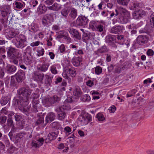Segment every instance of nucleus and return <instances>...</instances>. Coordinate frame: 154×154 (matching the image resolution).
Masks as SVG:
<instances>
[{
    "label": "nucleus",
    "mask_w": 154,
    "mask_h": 154,
    "mask_svg": "<svg viewBox=\"0 0 154 154\" xmlns=\"http://www.w3.org/2000/svg\"><path fill=\"white\" fill-rule=\"evenodd\" d=\"M6 51L8 57L10 59L11 63L16 65H18V62L20 64L23 63V59L22 54L19 52L15 48L11 46L6 48Z\"/></svg>",
    "instance_id": "1"
},
{
    "label": "nucleus",
    "mask_w": 154,
    "mask_h": 154,
    "mask_svg": "<svg viewBox=\"0 0 154 154\" xmlns=\"http://www.w3.org/2000/svg\"><path fill=\"white\" fill-rule=\"evenodd\" d=\"M131 19L130 12L125 8H120L119 14L117 18V21L121 24H126L130 21Z\"/></svg>",
    "instance_id": "2"
},
{
    "label": "nucleus",
    "mask_w": 154,
    "mask_h": 154,
    "mask_svg": "<svg viewBox=\"0 0 154 154\" xmlns=\"http://www.w3.org/2000/svg\"><path fill=\"white\" fill-rule=\"evenodd\" d=\"M32 107L25 106L23 108L22 111L27 116H28L29 114L32 112L36 113L42 110V107L39 104L38 100H35V102L34 100H32Z\"/></svg>",
    "instance_id": "3"
},
{
    "label": "nucleus",
    "mask_w": 154,
    "mask_h": 154,
    "mask_svg": "<svg viewBox=\"0 0 154 154\" xmlns=\"http://www.w3.org/2000/svg\"><path fill=\"white\" fill-rule=\"evenodd\" d=\"M26 41L25 35L20 34L17 35L15 38H14L12 42L14 44L17 48H22L26 46L25 43Z\"/></svg>",
    "instance_id": "4"
},
{
    "label": "nucleus",
    "mask_w": 154,
    "mask_h": 154,
    "mask_svg": "<svg viewBox=\"0 0 154 154\" xmlns=\"http://www.w3.org/2000/svg\"><path fill=\"white\" fill-rule=\"evenodd\" d=\"M18 94L24 97L23 100L26 105H28L29 103L30 96L31 93V90L29 88L22 87L18 90Z\"/></svg>",
    "instance_id": "5"
},
{
    "label": "nucleus",
    "mask_w": 154,
    "mask_h": 154,
    "mask_svg": "<svg viewBox=\"0 0 154 154\" xmlns=\"http://www.w3.org/2000/svg\"><path fill=\"white\" fill-rule=\"evenodd\" d=\"M89 21V20L85 16L81 15H79L78 17L73 23V25L77 27L85 26L86 25Z\"/></svg>",
    "instance_id": "6"
},
{
    "label": "nucleus",
    "mask_w": 154,
    "mask_h": 154,
    "mask_svg": "<svg viewBox=\"0 0 154 154\" xmlns=\"http://www.w3.org/2000/svg\"><path fill=\"white\" fill-rule=\"evenodd\" d=\"M146 15V12L142 9L135 10L132 14L133 18L137 20H139L143 18Z\"/></svg>",
    "instance_id": "7"
},
{
    "label": "nucleus",
    "mask_w": 154,
    "mask_h": 154,
    "mask_svg": "<svg viewBox=\"0 0 154 154\" xmlns=\"http://www.w3.org/2000/svg\"><path fill=\"white\" fill-rule=\"evenodd\" d=\"M12 104L15 106H21L25 107L28 105L25 104V102L23 100V97L21 96L15 97L13 100Z\"/></svg>",
    "instance_id": "8"
},
{
    "label": "nucleus",
    "mask_w": 154,
    "mask_h": 154,
    "mask_svg": "<svg viewBox=\"0 0 154 154\" xmlns=\"http://www.w3.org/2000/svg\"><path fill=\"white\" fill-rule=\"evenodd\" d=\"M125 30L124 26L122 25H115L113 26L111 29L110 32L115 34L121 33Z\"/></svg>",
    "instance_id": "9"
},
{
    "label": "nucleus",
    "mask_w": 154,
    "mask_h": 154,
    "mask_svg": "<svg viewBox=\"0 0 154 154\" xmlns=\"http://www.w3.org/2000/svg\"><path fill=\"white\" fill-rule=\"evenodd\" d=\"M19 32L17 30L14 29H8L6 31V36L8 39H10L14 37L17 35H18Z\"/></svg>",
    "instance_id": "10"
},
{
    "label": "nucleus",
    "mask_w": 154,
    "mask_h": 154,
    "mask_svg": "<svg viewBox=\"0 0 154 154\" xmlns=\"http://www.w3.org/2000/svg\"><path fill=\"white\" fill-rule=\"evenodd\" d=\"M60 34L57 35V38H63L66 41L67 43H69L71 42L72 40L70 37L69 36L67 32L64 30L60 31Z\"/></svg>",
    "instance_id": "11"
},
{
    "label": "nucleus",
    "mask_w": 154,
    "mask_h": 154,
    "mask_svg": "<svg viewBox=\"0 0 154 154\" xmlns=\"http://www.w3.org/2000/svg\"><path fill=\"white\" fill-rule=\"evenodd\" d=\"M148 38L146 35H139L137 38V44L140 45H143L147 43Z\"/></svg>",
    "instance_id": "12"
},
{
    "label": "nucleus",
    "mask_w": 154,
    "mask_h": 154,
    "mask_svg": "<svg viewBox=\"0 0 154 154\" xmlns=\"http://www.w3.org/2000/svg\"><path fill=\"white\" fill-rule=\"evenodd\" d=\"M25 76L24 72L22 70H20L15 74L14 77L17 82H20L24 79Z\"/></svg>",
    "instance_id": "13"
},
{
    "label": "nucleus",
    "mask_w": 154,
    "mask_h": 154,
    "mask_svg": "<svg viewBox=\"0 0 154 154\" xmlns=\"http://www.w3.org/2000/svg\"><path fill=\"white\" fill-rule=\"evenodd\" d=\"M44 77V75L43 73L38 72H35L32 75V79L35 81L40 82H42Z\"/></svg>",
    "instance_id": "14"
},
{
    "label": "nucleus",
    "mask_w": 154,
    "mask_h": 154,
    "mask_svg": "<svg viewBox=\"0 0 154 154\" xmlns=\"http://www.w3.org/2000/svg\"><path fill=\"white\" fill-rule=\"evenodd\" d=\"M116 38L115 35H107L105 38L106 42L110 45H113L116 42Z\"/></svg>",
    "instance_id": "15"
},
{
    "label": "nucleus",
    "mask_w": 154,
    "mask_h": 154,
    "mask_svg": "<svg viewBox=\"0 0 154 154\" xmlns=\"http://www.w3.org/2000/svg\"><path fill=\"white\" fill-rule=\"evenodd\" d=\"M53 78V75L51 73L45 75L44 81V85L45 86L48 87L51 85Z\"/></svg>",
    "instance_id": "16"
},
{
    "label": "nucleus",
    "mask_w": 154,
    "mask_h": 154,
    "mask_svg": "<svg viewBox=\"0 0 154 154\" xmlns=\"http://www.w3.org/2000/svg\"><path fill=\"white\" fill-rule=\"evenodd\" d=\"M10 7L6 5L2 6L0 8V11L2 17H6L9 14Z\"/></svg>",
    "instance_id": "17"
},
{
    "label": "nucleus",
    "mask_w": 154,
    "mask_h": 154,
    "mask_svg": "<svg viewBox=\"0 0 154 154\" xmlns=\"http://www.w3.org/2000/svg\"><path fill=\"white\" fill-rule=\"evenodd\" d=\"M68 31L72 35L74 38L80 40L81 38V35L76 29L73 28H69Z\"/></svg>",
    "instance_id": "18"
},
{
    "label": "nucleus",
    "mask_w": 154,
    "mask_h": 154,
    "mask_svg": "<svg viewBox=\"0 0 154 154\" xmlns=\"http://www.w3.org/2000/svg\"><path fill=\"white\" fill-rule=\"evenodd\" d=\"M82 56L74 57L72 60V62L73 65L76 67L79 66L81 63L82 61Z\"/></svg>",
    "instance_id": "19"
},
{
    "label": "nucleus",
    "mask_w": 154,
    "mask_h": 154,
    "mask_svg": "<svg viewBox=\"0 0 154 154\" xmlns=\"http://www.w3.org/2000/svg\"><path fill=\"white\" fill-rule=\"evenodd\" d=\"M70 106L68 104L64 103L62 106L57 107L55 109V110L57 112H62L65 110H69L71 109Z\"/></svg>",
    "instance_id": "20"
},
{
    "label": "nucleus",
    "mask_w": 154,
    "mask_h": 154,
    "mask_svg": "<svg viewBox=\"0 0 154 154\" xmlns=\"http://www.w3.org/2000/svg\"><path fill=\"white\" fill-rule=\"evenodd\" d=\"M78 15L77 9L72 8H71L69 14V17L70 19L74 20Z\"/></svg>",
    "instance_id": "21"
},
{
    "label": "nucleus",
    "mask_w": 154,
    "mask_h": 154,
    "mask_svg": "<svg viewBox=\"0 0 154 154\" xmlns=\"http://www.w3.org/2000/svg\"><path fill=\"white\" fill-rule=\"evenodd\" d=\"M47 11V7L43 4H40L38 7L37 11L38 15L45 14Z\"/></svg>",
    "instance_id": "22"
},
{
    "label": "nucleus",
    "mask_w": 154,
    "mask_h": 154,
    "mask_svg": "<svg viewBox=\"0 0 154 154\" xmlns=\"http://www.w3.org/2000/svg\"><path fill=\"white\" fill-rule=\"evenodd\" d=\"M23 62L27 65L31 66L33 63L32 58L30 56H28L26 54H25L23 55Z\"/></svg>",
    "instance_id": "23"
},
{
    "label": "nucleus",
    "mask_w": 154,
    "mask_h": 154,
    "mask_svg": "<svg viewBox=\"0 0 154 154\" xmlns=\"http://www.w3.org/2000/svg\"><path fill=\"white\" fill-rule=\"evenodd\" d=\"M6 69L8 73L12 74L16 72L17 67L14 65L9 64L7 66Z\"/></svg>",
    "instance_id": "24"
},
{
    "label": "nucleus",
    "mask_w": 154,
    "mask_h": 154,
    "mask_svg": "<svg viewBox=\"0 0 154 154\" xmlns=\"http://www.w3.org/2000/svg\"><path fill=\"white\" fill-rule=\"evenodd\" d=\"M55 119L54 113L50 112L48 113L45 118V122L47 123L51 122L53 121Z\"/></svg>",
    "instance_id": "25"
},
{
    "label": "nucleus",
    "mask_w": 154,
    "mask_h": 154,
    "mask_svg": "<svg viewBox=\"0 0 154 154\" xmlns=\"http://www.w3.org/2000/svg\"><path fill=\"white\" fill-rule=\"evenodd\" d=\"M73 93L75 98L77 99L78 98L82 93L81 88L79 86H76L75 87Z\"/></svg>",
    "instance_id": "26"
},
{
    "label": "nucleus",
    "mask_w": 154,
    "mask_h": 154,
    "mask_svg": "<svg viewBox=\"0 0 154 154\" xmlns=\"http://www.w3.org/2000/svg\"><path fill=\"white\" fill-rule=\"evenodd\" d=\"M60 99V97L56 95H55L49 98L48 99V101L50 104H52L59 102Z\"/></svg>",
    "instance_id": "27"
},
{
    "label": "nucleus",
    "mask_w": 154,
    "mask_h": 154,
    "mask_svg": "<svg viewBox=\"0 0 154 154\" xmlns=\"http://www.w3.org/2000/svg\"><path fill=\"white\" fill-rule=\"evenodd\" d=\"M15 113L13 112H10L8 115V119L7 120V125L8 126H11L13 125V122L12 120L13 116H14Z\"/></svg>",
    "instance_id": "28"
},
{
    "label": "nucleus",
    "mask_w": 154,
    "mask_h": 154,
    "mask_svg": "<svg viewBox=\"0 0 154 154\" xmlns=\"http://www.w3.org/2000/svg\"><path fill=\"white\" fill-rule=\"evenodd\" d=\"M140 4V3L137 1L133 2L130 4V9L134 10L139 8Z\"/></svg>",
    "instance_id": "29"
},
{
    "label": "nucleus",
    "mask_w": 154,
    "mask_h": 154,
    "mask_svg": "<svg viewBox=\"0 0 154 154\" xmlns=\"http://www.w3.org/2000/svg\"><path fill=\"white\" fill-rule=\"evenodd\" d=\"M109 50V48L105 45H104L97 50L96 51L97 53H103L107 52Z\"/></svg>",
    "instance_id": "30"
},
{
    "label": "nucleus",
    "mask_w": 154,
    "mask_h": 154,
    "mask_svg": "<svg viewBox=\"0 0 154 154\" xmlns=\"http://www.w3.org/2000/svg\"><path fill=\"white\" fill-rule=\"evenodd\" d=\"M10 100L9 98L7 96H3L0 100V103L2 106L6 105Z\"/></svg>",
    "instance_id": "31"
},
{
    "label": "nucleus",
    "mask_w": 154,
    "mask_h": 154,
    "mask_svg": "<svg viewBox=\"0 0 154 154\" xmlns=\"http://www.w3.org/2000/svg\"><path fill=\"white\" fill-rule=\"evenodd\" d=\"M43 17L48 20L50 24H51L54 21L53 15L52 14H46Z\"/></svg>",
    "instance_id": "32"
},
{
    "label": "nucleus",
    "mask_w": 154,
    "mask_h": 154,
    "mask_svg": "<svg viewBox=\"0 0 154 154\" xmlns=\"http://www.w3.org/2000/svg\"><path fill=\"white\" fill-rule=\"evenodd\" d=\"M49 65V63L42 64L38 68V69L42 72H45L48 70Z\"/></svg>",
    "instance_id": "33"
},
{
    "label": "nucleus",
    "mask_w": 154,
    "mask_h": 154,
    "mask_svg": "<svg viewBox=\"0 0 154 154\" xmlns=\"http://www.w3.org/2000/svg\"><path fill=\"white\" fill-rule=\"evenodd\" d=\"M36 51L37 52V55L38 57H40L43 56L44 54L45 50L42 47L39 46L37 48Z\"/></svg>",
    "instance_id": "34"
},
{
    "label": "nucleus",
    "mask_w": 154,
    "mask_h": 154,
    "mask_svg": "<svg viewBox=\"0 0 154 154\" xmlns=\"http://www.w3.org/2000/svg\"><path fill=\"white\" fill-rule=\"evenodd\" d=\"M58 66L57 64H54L50 66V71L54 75L57 73L58 72L57 69V67Z\"/></svg>",
    "instance_id": "35"
},
{
    "label": "nucleus",
    "mask_w": 154,
    "mask_h": 154,
    "mask_svg": "<svg viewBox=\"0 0 154 154\" xmlns=\"http://www.w3.org/2000/svg\"><path fill=\"white\" fill-rule=\"evenodd\" d=\"M26 133L25 132H22L18 133L16 135V140L17 142L22 140L23 139L24 136L26 135Z\"/></svg>",
    "instance_id": "36"
},
{
    "label": "nucleus",
    "mask_w": 154,
    "mask_h": 154,
    "mask_svg": "<svg viewBox=\"0 0 154 154\" xmlns=\"http://www.w3.org/2000/svg\"><path fill=\"white\" fill-rule=\"evenodd\" d=\"M37 118V119L35 123L36 125L39 126L42 125L44 123V119L43 116H38Z\"/></svg>",
    "instance_id": "37"
},
{
    "label": "nucleus",
    "mask_w": 154,
    "mask_h": 154,
    "mask_svg": "<svg viewBox=\"0 0 154 154\" xmlns=\"http://www.w3.org/2000/svg\"><path fill=\"white\" fill-rule=\"evenodd\" d=\"M95 117L100 122H103L105 121V118L103 115L100 112L98 113L96 115Z\"/></svg>",
    "instance_id": "38"
},
{
    "label": "nucleus",
    "mask_w": 154,
    "mask_h": 154,
    "mask_svg": "<svg viewBox=\"0 0 154 154\" xmlns=\"http://www.w3.org/2000/svg\"><path fill=\"white\" fill-rule=\"evenodd\" d=\"M81 100L83 102H88L91 100V97L88 94H86L81 96Z\"/></svg>",
    "instance_id": "39"
},
{
    "label": "nucleus",
    "mask_w": 154,
    "mask_h": 154,
    "mask_svg": "<svg viewBox=\"0 0 154 154\" xmlns=\"http://www.w3.org/2000/svg\"><path fill=\"white\" fill-rule=\"evenodd\" d=\"M152 31L151 29L149 28V25H146L144 29L140 30V32L141 33H146L148 34Z\"/></svg>",
    "instance_id": "40"
},
{
    "label": "nucleus",
    "mask_w": 154,
    "mask_h": 154,
    "mask_svg": "<svg viewBox=\"0 0 154 154\" xmlns=\"http://www.w3.org/2000/svg\"><path fill=\"white\" fill-rule=\"evenodd\" d=\"M98 23H97L94 21H91L89 23V28L93 30L94 31V30H95V29Z\"/></svg>",
    "instance_id": "41"
},
{
    "label": "nucleus",
    "mask_w": 154,
    "mask_h": 154,
    "mask_svg": "<svg viewBox=\"0 0 154 154\" xmlns=\"http://www.w3.org/2000/svg\"><path fill=\"white\" fill-rule=\"evenodd\" d=\"M130 0H117L118 4L123 6H127Z\"/></svg>",
    "instance_id": "42"
},
{
    "label": "nucleus",
    "mask_w": 154,
    "mask_h": 154,
    "mask_svg": "<svg viewBox=\"0 0 154 154\" xmlns=\"http://www.w3.org/2000/svg\"><path fill=\"white\" fill-rule=\"evenodd\" d=\"M70 75L74 77L75 76L76 74V72L74 68L72 67L68 69V71Z\"/></svg>",
    "instance_id": "43"
},
{
    "label": "nucleus",
    "mask_w": 154,
    "mask_h": 154,
    "mask_svg": "<svg viewBox=\"0 0 154 154\" xmlns=\"http://www.w3.org/2000/svg\"><path fill=\"white\" fill-rule=\"evenodd\" d=\"M63 132L67 136L69 135L72 132L71 128L69 126L65 127L64 128Z\"/></svg>",
    "instance_id": "44"
},
{
    "label": "nucleus",
    "mask_w": 154,
    "mask_h": 154,
    "mask_svg": "<svg viewBox=\"0 0 154 154\" xmlns=\"http://www.w3.org/2000/svg\"><path fill=\"white\" fill-rule=\"evenodd\" d=\"M13 117H14L16 121L17 122H22L23 120V118L21 115L19 113H16Z\"/></svg>",
    "instance_id": "45"
},
{
    "label": "nucleus",
    "mask_w": 154,
    "mask_h": 154,
    "mask_svg": "<svg viewBox=\"0 0 154 154\" xmlns=\"http://www.w3.org/2000/svg\"><path fill=\"white\" fill-rule=\"evenodd\" d=\"M69 11L68 10V8H65L63 9L61 11V13L62 16L65 17H67Z\"/></svg>",
    "instance_id": "46"
},
{
    "label": "nucleus",
    "mask_w": 154,
    "mask_h": 154,
    "mask_svg": "<svg viewBox=\"0 0 154 154\" xmlns=\"http://www.w3.org/2000/svg\"><path fill=\"white\" fill-rule=\"evenodd\" d=\"M23 4H24V2L22 3L20 2L15 1L13 4L15 6V7L16 8L20 9L23 7Z\"/></svg>",
    "instance_id": "47"
},
{
    "label": "nucleus",
    "mask_w": 154,
    "mask_h": 154,
    "mask_svg": "<svg viewBox=\"0 0 154 154\" xmlns=\"http://www.w3.org/2000/svg\"><path fill=\"white\" fill-rule=\"evenodd\" d=\"M103 25L102 24H101L100 23H98L95 29V30H94V31H96L100 32H102L103 31Z\"/></svg>",
    "instance_id": "48"
},
{
    "label": "nucleus",
    "mask_w": 154,
    "mask_h": 154,
    "mask_svg": "<svg viewBox=\"0 0 154 154\" xmlns=\"http://www.w3.org/2000/svg\"><path fill=\"white\" fill-rule=\"evenodd\" d=\"M42 22L43 25L46 27L49 26V24H50L48 20L44 17L42 19Z\"/></svg>",
    "instance_id": "49"
},
{
    "label": "nucleus",
    "mask_w": 154,
    "mask_h": 154,
    "mask_svg": "<svg viewBox=\"0 0 154 154\" xmlns=\"http://www.w3.org/2000/svg\"><path fill=\"white\" fill-rule=\"evenodd\" d=\"M8 17H2L1 19V22L3 25L5 26H7L8 23Z\"/></svg>",
    "instance_id": "50"
},
{
    "label": "nucleus",
    "mask_w": 154,
    "mask_h": 154,
    "mask_svg": "<svg viewBox=\"0 0 154 154\" xmlns=\"http://www.w3.org/2000/svg\"><path fill=\"white\" fill-rule=\"evenodd\" d=\"M59 112L60 113L58 114V119L60 120H63L66 116V113L63 111Z\"/></svg>",
    "instance_id": "51"
},
{
    "label": "nucleus",
    "mask_w": 154,
    "mask_h": 154,
    "mask_svg": "<svg viewBox=\"0 0 154 154\" xmlns=\"http://www.w3.org/2000/svg\"><path fill=\"white\" fill-rule=\"evenodd\" d=\"M58 4L56 3H55L53 5L51 6L47 7V8L48 9L53 11L57 10Z\"/></svg>",
    "instance_id": "52"
},
{
    "label": "nucleus",
    "mask_w": 154,
    "mask_h": 154,
    "mask_svg": "<svg viewBox=\"0 0 154 154\" xmlns=\"http://www.w3.org/2000/svg\"><path fill=\"white\" fill-rule=\"evenodd\" d=\"M58 4L56 3H55L53 5L51 6L47 7V8L48 9L53 11L57 10Z\"/></svg>",
    "instance_id": "53"
},
{
    "label": "nucleus",
    "mask_w": 154,
    "mask_h": 154,
    "mask_svg": "<svg viewBox=\"0 0 154 154\" xmlns=\"http://www.w3.org/2000/svg\"><path fill=\"white\" fill-rule=\"evenodd\" d=\"M15 77L13 76L11 77L10 86L11 87L15 86L17 85V82L15 80Z\"/></svg>",
    "instance_id": "54"
},
{
    "label": "nucleus",
    "mask_w": 154,
    "mask_h": 154,
    "mask_svg": "<svg viewBox=\"0 0 154 154\" xmlns=\"http://www.w3.org/2000/svg\"><path fill=\"white\" fill-rule=\"evenodd\" d=\"M52 40L53 38L51 37V35L50 34L49 36L47 37V44L48 46H52V43L51 41Z\"/></svg>",
    "instance_id": "55"
},
{
    "label": "nucleus",
    "mask_w": 154,
    "mask_h": 154,
    "mask_svg": "<svg viewBox=\"0 0 154 154\" xmlns=\"http://www.w3.org/2000/svg\"><path fill=\"white\" fill-rule=\"evenodd\" d=\"M77 99L75 98L74 96H68L67 99L65 100V101L68 103H71L75 101V100Z\"/></svg>",
    "instance_id": "56"
},
{
    "label": "nucleus",
    "mask_w": 154,
    "mask_h": 154,
    "mask_svg": "<svg viewBox=\"0 0 154 154\" xmlns=\"http://www.w3.org/2000/svg\"><path fill=\"white\" fill-rule=\"evenodd\" d=\"M82 116L86 119L89 122L92 120V117L91 115L88 113L85 114Z\"/></svg>",
    "instance_id": "57"
},
{
    "label": "nucleus",
    "mask_w": 154,
    "mask_h": 154,
    "mask_svg": "<svg viewBox=\"0 0 154 154\" xmlns=\"http://www.w3.org/2000/svg\"><path fill=\"white\" fill-rule=\"evenodd\" d=\"M149 21L151 27L154 28V12L152 13L149 17Z\"/></svg>",
    "instance_id": "58"
},
{
    "label": "nucleus",
    "mask_w": 154,
    "mask_h": 154,
    "mask_svg": "<svg viewBox=\"0 0 154 154\" xmlns=\"http://www.w3.org/2000/svg\"><path fill=\"white\" fill-rule=\"evenodd\" d=\"M116 13H114V12L112 11H109V15H110V17H112L113 16H114L115 17L116 16H118L119 14V11L118 12L117 9H116L115 10Z\"/></svg>",
    "instance_id": "59"
},
{
    "label": "nucleus",
    "mask_w": 154,
    "mask_h": 154,
    "mask_svg": "<svg viewBox=\"0 0 154 154\" xmlns=\"http://www.w3.org/2000/svg\"><path fill=\"white\" fill-rule=\"evenodd\" d=\"M102 68L100 66H97L95 68V73L97 75H100L102 72Z\"/></svg>",
    "instance_id": "60"
},
{
    "label": "nucleus",
    "mask_w": 154,
    "mask_h": 154,
    "mask_svg": "<svg viewBox=\"0 0 154 154\" xmlns=\"http://www.w3.org/2000/svg\"><path fill=\"white\" fill-rule=\"evenodd\" d=\"M36 140L40 146H42L43 144L45 141L44 139L42 137L39 138L38 139L36 138Z\"/></svg>",
    "instance_id": "61"
},
{
    "label": "nucleus",
    "mask_w": 154,
    "mask_h": 154,
    "mask_svg": "<svg viewBox=\"0 0 154 154\" xmlns=\"http://www.w3.org/2000/svg\"><path fill=\"white\" fill-rule=\"evenodd\" d=\"M95 36V34L94 32H90L88 33V38H86V40H92L93 39Z\"/></svg>",
    "instance_id": "62"
},
{
    "label": "nucleus",
    "mask_w": 154,
    "mask_h": 154,
    "mask_svg": "<svg viewBox=\"0 0 154 154\" xmlns=\"http://www.w3.org/2000/svg\"><path fill=\"white\" fill-rule=\"evenodd\" d=\"M74 54L76 56H78L79 55L82 56V55L84 54V53L82 49H79L75 51Z\"/></svg>",
    "instance_id": "63"
},
{
    "label": "nucleus",
    "mask_w": 154,
    "mask_h": 154,
    "mask_svg": "<svg viewBox=\"0 0 154 154\" xmlns=\"http://www.w3.org/2000/svg\"><path fill=\"white\" fill-rule=\"evenodd\" d=\"M32 146L35 148H36L37 147H40L37 141L35 140H33L31 143Z\"/></svg>",
    "instance_id": "64"
}]
</instances>
